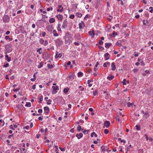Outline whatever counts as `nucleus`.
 Masks as SVG:
<instances>
[{"mask_svg":"<svg viewBox=\"0 0 153 153\" xmlns=\"http://www.w3.org/2000/svg\"><path fill=\"white\" fill-rule=\"evenodd\" d=\"M65 41L67 43L70 44L71 42V37L68 32L67 33L65 34Z\"/></svg>","mask_w":153,"mask_h":153,"instance_id":"1","label":"nucleus"},{"mask_svg":"<svg viewBox=\"0 0 153 153\" xmlns=\"http://www.w3.org/2000/svg\"><path fill=\"white\" fill-rule=\"evenodd\" d=\"M2 20L4 22H10V18L8 16L4 15L2 18Z\"/></svg>","mask_w":153,"mask_h":153,"instance_id":"2","label":"nucleus"},{"mask_svg":"<svg viewBox=\"0 0 153 153\" xmlns=\"http://www.w3.org/2000/svg\"><path fill=\"white\" fill-rule=\"evenodd\" d=\"M5 48L6 51L9 52L11 51V48L10 45H5Z\"/></svg>","mask_w":153,"mask_h":153,"instance_id":"3","label":"nucleus"},{"mask_svg":"<svg viewBox=\"0 0 153 153\" xmlns=\"http://www.w3.org/2000/svg\"><path fill=\"white\" fill-rule=\"evenodd\" d=\"M55 41L56 43L57 44V45H58L59 46H60L63 43L62 40L59 39H56L55 40Z\"/></svg>","mask_w":153,"mask_h":153,"instance_id":"4","label":"nucleus"},{"mask_svg":"<svg viewBox=\"0 0 153 153\" xmlns=\"http://www.w3.org/2000/svg\"><path fill=\"white\" fill-rule=\"evenodd\" d=\"M53 90V94H56L57 91L59 90V88L58 86H53L52 87Z\"/></svg>","mask_w":153,"mask_h":153,"instance_id":"5","label":"nucleus"},{"mask_svg":"<svg viewBox=\"0 0 153 153\" xmlns=\"http://www.w3.org/2000/svg\"><path fill=\"white\" fill-rule=\"evenodd\" d=\"M85 26L84 22L82 21H81L79 24V27L80 29L83 28Z\"/></svg>","mask_w":153,"mask_h":153,"instance_id":"6","label":"nucleus"},{"mask_svg":"<svg viewBox=\"0 0 153 153\" xmlns=\"http://www.w3.org/2000/svg\"><path fill=\"white\" fill-rule=\"evenodd\" d=\"M44 109L45 111V113L46 114H48L50 111L49 107L48 106L45 107L44 108Z\"/></svg>","mask_w":153,"mask_h":153,"instance_id":"7","label":"nucleus"},{"mask_svg":"<svg viewBox=\"0 0 153 153\" xmlns=\"http://www.w3.org/2000/svg\"><path fill=\"white\" fill-rule=\"evenodd\" d=\"M110 123L109 121H105L104 123V126H105L106 128L108 127L110 125Z\"/></svg>","mask_w":153,"mask_h":153,"instance_id":"8","label":"nucleus"},{"mask_svg":"<svg viewBox=\"0 0 153 153\" xmlns=\"http://www.w3.org/2000/svg\"><path fill=\"white\" fill-rule=\"evenodd\" d=\"M63 7H62V6L61 5H59L57 9V11L58 12H60V13H61L63 11Z\"/></svg>","mask_w":153,"mask_h":153,"instance_id":"9","label":"nucleus"},{"mask_svg":"<svg viewBox=\"0 0 153 153\" xmlns=\"http://www.w3.org/2000/svg\"><path fill=\"white\" fill-rule=\"evenodd\" d=\"M68 23L67 20H65L62 23V27L63 28H65L67 27Z\"/></svg>","mask_w":153,"mask_h":153,"instance_id":"10","label":"nucleus"},{"mask_svg":"<svg viewBox=\"0 0 153 153\" xmlns=\"http://www.w3.org/2000/svg\"><path fill=\"white\" fill-rule=\"evenodd\" d=\"M62 56V54L61 53H59L57 51L56 52V55L55 56V59H57L58 57H61Z\"/></svg>","mask_w":153,"mask_h":153,"instance_id":"11","label":"nucleus"},{"mask_svg":"<svg viewBox=\"0 0 153 153\" xmlns=\"http://www.w3.org/2000/svg\"><path fill=\"white\" fill-rule=\"evenodd\" d=\"M104 56L105 60H107L109 59L110 56L108 53H107L105 54Z\"/></svg>","mask_w":153,"mask_h":153,"instance_id":"12","label":"nucleus"},{"mask_svg":"<svg viewBox=\"0 0 153 153\" xmlns=\"http://www.w3.org/2000/svg\"><path fill=\"white\" fill-rule=\"evenodd\" d=\"M111 69L112 71H114L116 68L115 63L114 62H113L111 65Z\"/></svg>","mask_w":153,"mask_h":153,"instance_id":"13","label":"nucleus"},{"mask_svg":"<svg viewBox=\"0 0 153 153\" xmlns=\"http://www.w3.org/2000/svg\"><path fill=\"white\" fill-rule=\"evenodd\" d=\"M76 136L78 139H80L83 136V134L82 133H80L79 134H77L76 135Z\"/></svg>","mask_w":153,"mask_h":153,"instance_id":"14","label":"nucleus"},{"mask_svg":"<svg viewBox=\"0 0 153 153\" xmlns=\"http://www.w3.org/2000/svg\"><path fill=\"white\" fill-rule=\"evenodd\" d=\"M111 45H112V44L111 43H105V47L106 48L108 49V48H109V47L110 46H111Z\"/></svg>","mask_w":153,"mask_h":153,"instance_id":"15","label":"nucleus"},{"mask_svg":"<svg viewBox=\"0 0 153 153\" xmlns=\"http://www.w3.org/2000/svg\"><path fill=\"white\" fill-rule=\"evenodd\" d=\"M88 33L89 35L90 36H91L92 37H94L95 35V33L94 32L93 30L92 31H89Z\"/></svg>","mask_w":153,"mask_h":153,"instance_id":"16","label":"nucleus"},{"mask_svg":"<svg viewBox=\"0 0 153 153\" xmlns=\"http://www.w3.org/2000/svg\"><path fill=\"white\" fill-rule=\"evenodd\" d=\"M57 18L59 20H62L63 19V16L60 14H59L57 15Z\"/></svg>","mask_w":153,"mask_h":153,"instance_id":"17","label":"nucleus"},{"mask_svg":"<svg viewBox=\"0 0 153 153\" xmlns=\"http://www.w3.org/2000/svg\"><path fill=\"white\" fill-rule=\"evenodd\" d=\"M114 78V76L112 75H110V76H108L107 77V79L109 80H111Z\"/></svg>","mask_w":153,"mask_h":153,"instance_id":"18","label":"nucleus"},{"mask_svg":"<svg viewBox=\"0 0 153 153\" xmlns=\"http://www.w3.org/2000/svg\"><path fill=\"white\" fill-rule=\"evenodd\" d=\"M5 57L6 58V60L8 62H10L11 60V58L10 57H9L7 55H5Z\"/></svg>","mask_w":153,"mask_h":153,"instance_id":"19","label":"nucleus"},{"mask_svg":"<svg viewBox=\"0 0 153 153\" xmlns=\"http://www.w3.org/2000/svg\"><path fill=\"white\" fill-rule=\"evenodd\" d=\"M4 121L2 120L1 119L0 120V126L2 127L4 126Z\"/></svg>","mask_w":153,"mask_h":153,"instance_id":"20","label":"nucleus"},{"mask_svg":"<svg viewBox=\"0 0 153 153\" xmlns=\"http://www.w3.org/2000/svg\"><path fill=\"white\" fill-rule=\"evenodd\" d=\"M53 35L54 36H58V34L57 33V32L56 30H54L53 31Z\"/></svg>","mask_w":153,"mask_h":153,"instance_id":"21","label":"nucleus"},{"mask_svg":"<svg viewBox=\"0 0 153 153\" xmlns=\"http://www.w3.org/2000/svg\"><path fill=\"white\" fill-rule=\"evenodd\" d=\"M94 136L96 137H97V134L95 132H93L91 135V137H93Z\"/></svg>","mask_w":153,"mask_h":153,"instance_id":"22","label":"nucleus"},{"mask_svg":"<svg viewBox=\"0 0 153 153\" xmlns=\"http://www.w3.org/2000/svg\"><path fill=\"white\" fill-rule=\"evenodd\" d=\"M43 62H41L39 63V64L38 65V67L39 68H40L43 66Z\"/></svg>","mask_w":153,"mask_h":153,"instance_id":"23","label":"nucleus"},{"mask_svg":"<svg viewBox=\"0 0 153 153\" xmlns=\"http://www.w3.org/2000/svg\"><path fill=\"white\" fill-rule=\"evenodd\" d=\"M49 22L51 23H53L55 22V19L53 18H51L50 19Z\"/></svg>","mask_w":153,"mask_h":153,"instance_id":"24","label":"nucleus"},{"mask_svg":"<svg viewBox=\"0 0 153 153\" xmlns=\"http://www.w3.org/2000/svg\"><path fill=\"white\" fill-rule=\"evenodd\" d=\"M26 107H30L31 106V103L30 102H27L25 105Z\"/></svg>","mask_w":153,"mask_h":153,"instance_id":"25","label":"nucleus"},{"mask_svg":"<svg viewBox=\"0 0 153 153\" xmlns=\"http://www.w3.org/2000/svg\"><path fill=\"white\" fill-rule=\"evenodd\" d=\"M42 49L41 48H38L37 50V52H38L40 54H41L42 53V51H41Z\"/></svg>","mask_w":153,"mask_h":153,"instance_id":"26","label":"nucleus"},{"mask_svg":"<svg viewBox=\"0 0 153 153\" xmlns=\"http://www.w3.org/2000/svg\"><path fill=\"white\" fill-rule=\"evenodd\" d=\"M76 16L79 18H81L82 16V15L81 13L78 12L76 13Z\"/></svg>","mask_w":153,"mask_h":153,"instance_id":"27","label":"nucleus"},{"mask_svg":"<svg viewBox=\"0 0 153 153\" xmlns=\"http://www.w3.org/2000/svg\"><path fill=\"white\" fill-rule=\"evenodd\" d=\"M83 75L82 73L81 72H79L78 73V76L79 77L82 76Z\"/></svg>","mask_w":153,"mask_h":153,"instance_id":"28","label":"nucleus"},{"mask_svg":"<svg viewBox=\"0 0 153 153\" xmlns=\"http://www.w3.org/2000/svg\"><path fill=\"white\" fill-rule=\"evenodd\" d=\"M143 25H146V23H148L149 22L147 20H143Z\"/></svg>","mask_w":153,"mask_h":153,"instance_id":"29","label":"nucleus"},{"mask_svg":"<svg viewBox=\"0 0 153 153\" xmlns=\"http://www.w3.org/2000/svg\"><path fill=\"white\" fill-rule=\"evenodd\" d=\"M47 29L48 31H51L52 29V27L51 26H48L47 27Z\"/></svg>","mask_w":153,"mask_h":153,"instance_id":"30","label":"nucleus"},{"mask_svg":"<svg viewBox=\"0 0 153 153\" xmlns=\"http://www.w3.org/2000/svg\"><path fill=\"white\" fill-rule=\"evenodd\" d=\"M144 117L145 118H148L149 116V114H148L147 112H145L144 113Z\"/></svg>","mask_w":153,"mask_h":153,"instance_id":"31","label":"nucleus"},{"mask_svg":"<svg viewBox=\"0 0 153 153\" xmlns=\"http://www.w3.org/2000/svg\"><path fill=\"white\" fill-rule=\"evenodd\" d=\"M48 97H46L45 98V100H46V101H47V102H52V100H51L49 99V100H47L48 99Z\"/></svg>","mask_w":153,"mask_h":153,"instance_id":"32","label":"nucleus"},{"mask_svg":"<svg viewBox=\"0 0 153 153\" xmlns=\"http://www.w3.org/2000/svg\"><path fill=\"white\" fill-rule=\"evenodd\" d=\"M43 96H42V95L41 96L40 98L39 99V103H41V102L43 100Z\"/></svg>","mask_w":153,"mask_h":153,"instance_id":"33","label":"nucleus"},{"mask_svg":"<svg viewBox=\"0 0 153 153\" xmlns=\"http://www.w3.org/2000/svg\"><path fill=\"white\" fill-rule=\"evenodd\" d=\"M134 103L133 102L130 103V102H128L127 103V106L128 107H130L131 105H133Z\"/></svg>","mask_w":153,"mask_h":153,"instance_id":"34","label":"nucleus"},{"mask_svg":"<svg viewBox=\"0 0 153 153\" xmlns=\"http://www.w3.org/2000/svg\"><path fill=\"white\" fill-rule=\"evenodd\" d=\"M134 53V56L135 57H137L140 54V53L138 52L136 53V52H135Z\"/></svg>","mask_w":153,"mask_h":153,"instance_id":"35","label":"nucleus"},{"mask_svg":"<svg viewBox=\"0 0 153 153\" xmlns=\"http://www.w3.org/2000/svg\"><path fill=\"white\" fill-rule=\"evenodd\" d=\"M81 128H82V127L80 126H78L77 127V130L79 131H81Z\"/></svg>","mask_w":153,"mask_h":153,"instance_id":"36","label":"nucleus"},{"mask_svg":"<svg viewBox=\"0 0 153 153\" xmlns=\"http://www.w3.org/2000/svg\"><path fill=\"white\" fill-rule=\"evenodd\" d=\"M47 66L48 68H51L53 67V66L52 65H51L49 64H48Z\"/></svg>","mask_w":153,"mask_h":153,"instance_id":"37","label":"nucleus"},{"mask_svg":"<svg viewBox=\"0 0 153 153\" xmlns=\"http://www.w3.org/2000/svg\"><path fill=\"white\" fill-rule=\"evenodd\" d=\"M116 120L118 121V122L120 121V117L118 115H117L115 117Z\"/></svg>","mask_w":153,"mask_h":153,"instance_id":"38","label":"nucleus"},{"mask_svg":"<svg viewBox=\"0 0 153 153\" xmlns=\"http://www.w3.org/2000/svg\"><path fill=\"white\" fill-rule=\"evenodd\" d=\"M104 132L105 134H108L109 133V130L107 129H105L104 130Z\"/></svg>","mask_w":153,"mask_h":153,"instance_id":"39","label":"nucleus"},{"mask_svg":"<svg viewBox=\"0 0 153 153\" xmlns=\"http://www.w3.org/2000/svg\"><path fill=\"white\" fill-rule=\"evenodd\" d=\"M149 9H151V10H149V12L151 13H152L153 12V7H149Z\"/></svg>","mask_w":153,"mask_h":153,"instance_id":"40","label":"nucleus"},{"mask_svg":"<svg viewBox=\"0 0 153 153\" xmlns=\"http://www.w3.org/2000/svg\"><path fill=\"white\" fill-rule=\"evenodd\" d=\"M135 127L137 130H140V126L137 125Z\"/></svg>","mask_w":153,"mask_h":153,"instance_id":"41","label":"nucleus"},{"mask_svg":"<svg viewBox=\"0 0 153 153\" xmlns=\"http://www.w3.org/2000/svg\"><path fill=\"white\" fill-rule=\"evenodd\" d=\"M82 131L83 132L84 134H87L88 132V130H85L84 131H83L82 130Z\"/></svg>","mask_w":153,"mask_h":153,"instance_id":"42","label":"nucleus"},{"mask_svg":"<svg viewBox=\"0 0 153 153\" xmlns=\"http://www.w3.org/2000/svg\"><path fill=\"white\" fill-rule=\"evenodd\" d=\"M39 42L42 44H43L44 42V40L42 39H41L39 40Z\"/></svg>","mask_w":153,"mask_h":153,"instance_id":"43","label":"nucleus"},{"mask_svg":"<svg viewBox=\"0 0 153 153\" xmlns=\"http://www.w3.org/2000/svg\"><path fill=\"white\" fill-rule=\"evenodd\" d=\"M64 92L66 94L68 92V90L67 88H65L64 90Z\"/></svg>","mask_w":153,"mask_h":153,"instance_id":"44","label":"nucleus"},{"mask_svg":"<svg viewBox=\"0 0 153 153\" xmlns=\"http://www.w3.org/2000/svg\"><path fill=\"white\" fill-rule=\"evenodd\" d=\"M126 79H124L123 80V81H122V83H123V85H126Z\"/></svg>","mask_w":153,"mask_h":153,"instance_id":"45","label":"nucleus"},{"mask_svg":"<svg viewBox=\"0 0 153 153\" xmlns=\"http://www.w3.org/2000/svg\"><path fill=\"white\" fill-rule=\"evenodd\" d=\"M109 17L110 18H108V20L109 21H111L113 17L112 16L110 15L109 16Z\"/></svg>","mask_w":153,"mask_h":153,"instance_id":"46","label":"nucleus"},{"mask_svg":"<svg viewBox=\"0 0 153 153\" xmlns=\"http://www.w3.org/2000/svg\"><path fill=\"white\" fill-rule=\"evenodd\" d=\"M9 66V64L8 63H4V67H8Z\"/></svg>","mask_w":153,"mask_h":153,"instance_id":"47","label":"nucleus"},{"mask_svg":"<svg viewBox=\"0 0 153 153\" xmlns=\"http://www.w3.org/2000/svg\"><path fill=\"white\" fill-rule=\"evenodd\" d=\"M40 11L42 12V13H43L44 14H46V13H47V12H46V11H43L42 9H40Z\"/></svg>","mask_w":153,"mask_h":153,"instance_id":"48","label":"nucleus"},{"mask_svg":"<svg viewBox=\"0 0 153 153\" xmlns=\"http://www.w3.org/2000/svg\"><path fill=\"white\" fill-rule=\"evenodd\" d=\"M10 128L12 129L13 130H15V128L13 127V126L12 125H11L10 126Z\"/></svg>","mask_w":153,"mask_h":153,"instance_id":"49","label":"nucleus"},{"mask_svg":"<svg viewBox=\"0 0 153 153\" xmlns=\"http://www.w3.org/2000/svg\"><path fill=\"white\" fill-rule=\"evenodd\" d=\"M101 148L102 149V152H105V149L103 147V146H102L101 147Z\"/></svg>","mask_w":153,"mask_h":153,"instance_id":"50","label":"nucleus"},{"mask_svg":"<svg viewBox=\"0 0 153 153\" xmlns=\"http://www.w3.org/2000/svg\"><path fill=\"white\" fill-rule=\"evenodd\" d=\"M74 17V15L71 14L69 17V18L71 19H73Z\"/></svg>","mask_w":153,"mask_h":153,"instance_id":"51","label":"nucleus"},{"mask_svg":"<svg viewBox=\"0 0 153 153\" xmlns=\"http://www.w3.org/2000/svg\"><path fill=\"white\" fill-rule=\"evenodd\" d=\"M57 30L59 31H61V29L60 27V25H58V27H57Z\"/></svg>","mask_w":153,"mask_h":153,"instance_id":"52","label":"nucleus"},{"mask_svg":"<svg viewBox=\"0 0 153 153\" xmlns=\"http://www.w3.org/2000/svg\"><path fill=\"white\" fill-rule=\"evenodd\" d=\"M48 44V41L47 40H46L45 41V43L44 44V46H46V45H47Z\"/></svg>","mask_w":153,"mask_h":153,"instance_id":"53","label":"nucleus"},{"mask_svg":"<svg viewBox=\"0 0 153 153\" xmlns=\"http://www.w3.org/2000/svg\"><path fill=\"white\" fill-rule=\"evenodd\" d=\"M19 88H16V89H14L13 90V91H15V92H17L18 91H19Z\"/></svg>","mask_w":153,"mask_h":153,"instance_id":"54","label":"nucleus"},{"mask_svg":"<svg viewBox=\"0 0 153 153\" xmlns=\"http://www.w3.org/2000/svg\"><path fill=\"white\" fill-rule=\"evenodd\" d=\"M59 148L60 149L61 151L62 152H64L65 150V148H62L60 147H59Z\"/></svg>","mask_w":153,"mask_h":153,"instance_id":"55","label":"nucleus"},{"mask_svg":"<svg viewBox=\"0 0 153 153\" xmlns=\"http://www.w3.org/2000/svg\"><path fill=\"white\" fill-rule=\"evenodd\" d=\"M93 94H94V96H96L97 94V91H94L93 92Z\"/></svg>","mask_w":153,"mask_h":153,"instance_id":"56","label":"nucleus"},{"mask_svg":"<svg viewBox=\"0 0 153 153\" xmlns=\"http://www.w3.org/2000/svg\"><path fill=\"white\" fill-rule=\"evenodd\" d=\"M42 36L43 37H45V35L46 34V33L44 32H42Z\"/></svg>","mask_w":153,"mask_h":153,"instance_id":"57","label":"nucleus"},{"mask_svg":"<svg viewBox=\"0 0 153 153\" xmlns=\"http://www.w3.org/2000/svg\"><path fill=\"white\" fill-rule=\"evenodd\" d=\"M38 111L39 113H41L42 112V110L41 109H39L38 110Z\"/></svg>","mask_w":153,"mask_h":153,"instance_id":"58","label":"nucleus"},{"mask_svg":"<svg viewBox=\"0 0 153 153\" xmlns=\"http://www.w3.org/2000/svg\"><path fill=\"white\" fill-rule=\"evenodd\" d=\"M140 65H141L144 66L145 65V63H144L143 61H142L140 62Z\"/></svg>","mask_w":153,"mask_h":153,"instance_id":"59","label":"nucleus"},{"mask_svg":"<svg viewBox=\"0 0 153 153\" xmlns=\"http://www.w3.org/2000/svg\"><path fill=\"white\" fill-rule=\"evenodd\" d=\"M93 82V80H88L87 81V83L88 84H89L91 82Z\"/></svg>","mask_w":153,"mask_h":153,"instance_id":"60","label":"nucleus"},{"mask_svg":"<svg viewBox=\"0 0 153 153\" xmlns=\"http://www.w3.org/2000/svg\"><path fill=\"white\" fill-rule=\"evenodd\" d=\"M74 45H76V46H78V45H79V43L78 42H75L74 43Z\"/></svg>","mask_w":153,"mask_h":153,"instance_id":"61","label":"nucleus"},{"mask_svg":"<svg viewBox=\"0 0 153 153\" xmlns=\"http://www.w3.org/2000/svg\"><path fill=\"white\" fill-rule=\"evenodd\" d=\"M5 38L6 40L10 39L9 36H6L5 37Z\"/></svg>","mask_w":153,"mask_h":153,"instance_id":"62","label":"nucleus"},{"mask_svg":"<svg viewBox=\"0 0 153 153\" xmlns=\"http://www.w3.org/2000/svg\"><path fill=\"white\" fill-rule=\"evenodd\" d=\"M54 147L56 149L55 151H58V146H55Z\"/></svg>","mask_w":153,"mask_h":153,"instance_id":"63","label":"nucleus"},{"mask_svg":"<svg viewBox=\"0 0 153 153\" xmlns=\"http://www.w3.org/2000/svg\"><path fill=\"white\" fill-rule=\"evenodd\" d=\"M135 18L136 19H138V18H139V17H140V16H139V15H138H138H137L135 16Z\"/></svg>","mask_w":153,"mask_h":153,"instance_id":"64","label":"nucleus"}]
</instances>
